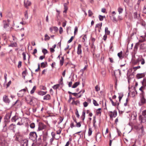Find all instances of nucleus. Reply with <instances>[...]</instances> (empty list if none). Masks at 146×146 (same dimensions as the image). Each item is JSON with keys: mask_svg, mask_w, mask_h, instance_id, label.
I'll return each instance as SVG.
<instances>
[{"mask_svg": "<svg viewBox=\"0 0 146 146\" xmlns=\"http://www.w3.org/2000/svg\"><path fill=\"white\" fill-rule=\"evenodd\" d=\"M37 137L36 134L35 132H31L29 134V138L32 140H35Z\"/></svg>", "mask_w": 146, "mask_h": 146, "instance_id": "obj_1", "label": "nucleus"}, {"mask_svg": "<svg viewBox=\"0 0 146 146\" xmlns=\"http://www.w3.org/2000/svg\"><path fill=\"white\" fill-rule=\"evenodd\" d=\"M133 16L135 19H139L140 17L139 10L138 9L136 11L134 12L133 13Z\"/></svg>", "mask_w": 146, "mask_h": 146, "instance_id": "obj_2", "label": "nucleus"}, {"mask_svg": "<svg viewBox=\"0 0 146 146\" xmlns=\"http://www.w3.org/2000/svg\"><path fill=\"white\" fill-rule=\"evenodd\" d=\"M28 140L26 139H23L21 141V146H28Z\"/></svg>", "mask_w": 146, "mask_h": 146, "instance_id": "obj_3", "label": "nucleus"}, {"mask_svg": "<svg viewBox=\"0 0 146 146\" xmlns=\"http://www.w3.org/2000/svg\"><path fill=\"white\" fill-rule=\"evenodd\" d=\"M82 45L81 44H79L78 45L77 48V53L78 55H80L82 53Z\"/></svg>", "mask_w": 146, "mask_h": 146, "instance_id": "obj_4", "label": "nucleus"}, {"mask_svg": "<svg viewBox=\"0 0 146 146\" xmlns=\"http://www.w3.org/2000/svg\"><path fill=\"white\" fill-rule=\"evenodd\" d=\"M109 114L110 117H115L117 114V111L116 110H114L113 112L111 111H110Z\"/></svg>", "mask_w": 146, "mask_h": 146, "instance_id": "obj_5", "label": "nucleus"}, {"mask_svg": "<svg viewBox=\"0 0 146 146\" xmlns=\"http://www.w3.org/2000/svg\"><path fill=\"white\" fill-rule=\"evenodd\" d=\"M26 91V90L25 89H24L20 90L19 93H18V96L20 97L23 96Z\"/></svg>", "mask_w": 146, "mask_h": 146, "instance_id": "obj_6", "label": "nucleus"}, {"mask_svg": "<svg viewBox=\"0 0 146 146\" xmlns=\"http://www.w3.org/2000/svg\"><path fill=\"white\" fill-rule=\"evenodd\" d=\"M46 127V126L44 124L42 123H39L38 129L39 130H41L44 129Z\"/></svg>", "mask_w": 146, "mask_h": 146, "instance_id": "obj_7", "label": "nucleus"}, {"mask_svg": "<svg viewBox=\"0 0 146 146\" xmlns=\"http://www.w3.org/2000/svg\"><path fill=\"white\" fill-rule=\"evenodd\" d=\"M140 101L141 102H139V105L140 106H141L145 103L146 100L144 98V97L143 96H141Z\"/></svg>", "mask_w": 146, "mask_h": 146, "instance_id": "obj_8", "label": "nucleus"}, {"mask_svg": "<svg viewBox=\"0 0 146 146\" xmlns=\"http://www.w3.org/2000/svg\"><path fill=\"white\" fill-rule=\"evenodd\" d=\"M15 127L16 125H14L13 124H11L9 126L8 129L9 130H12L13 132H15Z\"/></svg>", "mask_w": 146, "mask_h": 146, "instance_id": "obj_9", "label": "nucleus"}, {"mask_svg": "<svg viewBox=\"0 0 146 146\" xmlns=\"http://www.w3.org/2000/svg\"><path fill=\"white\" fill-rule=\"evenodd\" d=\"M141 62V64L143 65L145 64V62L144 59L142 58V56L139 57V58H137V62Z\"/></svg>", "mask_w": 146, "mask_h": 146, "instance_id": "obj_10", "label": "nucleus"}, {"mask_svg": "<svg viewBox=\"0 0 146 146\" xmlns=\"http://www.w3.org/2000/svg\"><path fill=\"white\" fill-rule=\"evenodd\" d=\"M3 23L4 24V28L5 29H6L9 27V20H8V21H3Z\"/></svg>", "mask_w": 146, "mask_h": 146, "instance_id": "obj_11", "label": "nucleus"}, {"mask_svg": "<svg viewBox=\"0 0 146 146\" xmlns=\"http://www.w3.org/2000/svg\"><path fill=\"white\" fill-rule=\"evenodd\" d=\"M69 4V2L67 1L66 3H65L64 4V10L63 11V13H66L67 12V11L68 9V7H67V5Z\"/></svg>", "mask_w": 146, "mask_h": 146, "instance_id": "obj_12", "label": "nucleus"}, {"mask_svg": "<svg viewBox=\"0 0 146 146\" xmlns=\"http://www.w3.org/2000/svg\"><path fill=\"white\" fill-rule=\"evenodd\" d=\"M24 6L27 7L30 6L31 4V2L28 0H25L24 1Z\"/></svg>", "mask_w": 146, "mask_h": 146, "instance_id": "obj_13", "label": "nucleus"}, {"mask_svg": "<svg viewBox=\"0 0 146 146\" xmlns=\"http://www.w3.org/2000/svg\"><path fill=\"white\" fill-rule=\"evenodd\" d=\"M7 143L4 140H0V146H7Z\"/></svg>", "mask_w": 146, "mask_h": 146, "instance_id": "obj_14", "label": "nucleus"}, {"mask_svg": "<svg viewBox=\"0 0 146 146\" xmlns=\"http://www.w3.org/2000/svg\"><path fill=\"white\" fill-rule=\"evenodd\" d=\"M145 73L138 74L137 75V77L138 79H140L143 77L145 76Z\"/></svg>", "mask_w": 146, "mask_h": 146, "instance_id": "obj_15", "label": "nucleus"}, {"mask_svg": "<svg viewBox=\"0 0 146 146\" xmlns=\"http://www.w3.org/2000/svg\"><path fill=\"white\" fill-rule=\"evenodd\" d=\"M3 100L6 103H9L10 102V100L8 97L6 95L4 96L3 97Z\"/></svg>", "mask_w": 146, "mask_h": 146, "instance_id": "obj_16", "label": "nucleus"}, {"mask_svg": "<svg viewBox=\"0 0 146 146\" xmlns=\"http://www.w3.org/2000/svg\"><path fill=\"white\" fill-rule=\"evenodd\" d=\"M109 99L110 101L111 102L113 106H118L119 105V103L117 102H114L111 98H109Z\"/></svg>", "mask_w": 146, "mask_h": 146, "instance_id": "obj_17", "label": "nucleus"}, {"mask_svg": "<svg viewBox=\"0 0 146 146\" xmlns=\"http://www.w3.org/2000/svg\"><path fill=\"white\" fill-rule=\"evenodd\" d=\"M117 56L120 59H122L124 57V56L122 54V52L121 51L117 54Z\"/></svg>", "mask_w": 146, "mask_h": 146, "instance_id": "obj_18", "label": "nucleus"}, {"mask_svg": "<svg viewBox=\"0 0 146 146\" xmlns=\"http://www.w3.org/2000/svg\"><path fill=\"white\" fill-rule=\"evenodd\" d=\"M50 99V96L49 94H47L44 97V100H49Z\"/></svg>", "mask_w": 146, "mask_h": 146, "instance_id": "obj_19", "label": "nucleus"}, {"mask_svg": "<svg viewBox=\"0 0 146 146\" xmlns=\"http://www.w3.org/2000/svg\"><path fill=\"white\" fill-rule=\"evenodd\" d=\"M11 113H7L5 117V118L8 120L9 119L11 116Z\"/></svg>", "mask_w": 146, "mask_h": 146, "instance_id": "obj_20", "label": "nucleus"}, {"mask_svg": "<svg viewBox=\"0 0 146 146\" xmlns=\"http://www.w3.org/2000/svg\"><path fill=\"white\" fill-rule=\"evenodd\" d=\"M72 104L73 105H78L80 104V102L78 100L75 101L73 100L72 103Z\"/></svg>", "mask_w": 146, "mask_h": 146, "instance_id": "obj_21", "label": "nucleus"}, {"mask_svg": "<svg viewBox=\"0 0 146 146\" xmlns=\"http://www.w3.org/2000/svg\"><path fill=\"white\" fill-rule=\"evenodd\" d=\"M17 46V44L16 42L11 43L9 45V46L12 47H16Z\"/></svg>", "mask_w": 146, "mask_h": 146, "instance_id": "obj_22", "label": "nucleus"}, {"mask_svg": "<svg viewBox=\"0 0 146 146\" xmlns=\"http://www.w3.org/2000/svg\"><path fill=\"white\" fill-rule=\"evenodd\" d=\"M105 33L106 35H109L110 33V31L108 30V28L106 27L105 29Z\"/></svg>", "mask_w": 146, "mask_h": 146, "instance_id": "obj_23", "label": "nucleus"}, {"mask_svg": "<svg viewBox=\"0 0 146 146\" xmlns=\"http://www.w3.org/2000/svg\"><path fill=\"white\" fill-rule=\"evenodd\" d=\"M80 84L79 82H75L72 86V88H75L76 87Z\"/></svg>", "mask_w": 146, "mask_h": 146, "instance_id": "obj_24", "label": "nucleus"}, {"mask_svg": "<svg viewBox=\"0 0 146 146\" xmlns=\"http://www.w3.org/2000/svg\"><path fill=\"white\" fill-rule=\"evenodd\" d=\"M142 86L145 87L146 86V78H144L142 82Z\"/></svg>", "mask_w": 146, "mask_h": 146, "instance_id": "obj_25", "label": "nucleus"}, {"mask_svg": "<svg viewBox=\"0 0 146 146\" xmlns=\"http://www.w3.org/2000/svg\"><path fill=\"white\" fill-rule=\"evenodd\" d=\"M47 92L43 91H40L38 92V94L40 95H44L46 94Z\"/></svg>", "mask_w": 146, "mask_h": 146, "instance_id": "obj_26", "label": "nucleus"}, {"mask_svg": "<svg viewBox=\"0 0 146 146\" xmlns=\"http://www.w3.org/2000/svg\"><path fill=\"white\" fill-rule=\"evenodd\" d=\"M123 9L122 8L119 7L118 9V11L119 13V14H120L123 12Z\"/></svg>", "mask_w": 146, "mask_h": 146, "instance_id": "obj_27", "label": "nucleus"}, {"mask_svg": "<svg viewBox=\"0 0 146 146\" xmlns=\"http://www.w3.org/2000/svg\"><path fill=\"white\" fill-rule=\"evenodd\" d=\"M88 65H85V66L84 68L83 69H82L80 70V72H82V73H83L84 71L88 67Z\"/></svg>", "mask_w": 146, "mask_h": 146, "instance_id": "obj_28", "label": "nucleus"}, {"mask_svg": "<svg viewBox=\"0 0 146 146\" xmlns=\"http://www.w3.org/2000/svg\"><path fill=\"white\" fill-rule=\"evenodd\" d=\"M101 109L100 108L98 109L96 111V113L97 115H98L99 114H101Z\"/></svg>", "mask_w": 146, "mask_h": 146, "instance_id": "obj_29", "label": "nucleus"}, {"mask_svg": "<svg viewBox=\"0 0 146 146\" xmlns=\"http://www.w3.org/2000/svg\"><path fill=\"white\" fill-rule=\"evenodd\" d=\"M19 119H17L16 117L14 116L11 119V121L13 122H15L16 120H19Z\"/></svg>", "mask_w": 146, "mask_h": 146, "instance_id": "obj_30", "label": "nucleus"}, {"mask_svg": "<svg viewBox=\"0 0 146 146\" xmlns=\"http://www.w3.org/2000/svg\"><path fill=\"white\" fill-rule=\"evenodd\" d=\"M92 128H90L89 129L88 131V135L89 136H90L92 135Z\"/></svg>", "mask_w": 146, "mask_h": 146, "instance_id": "obj_31", "label": "nucleus"}, {"mask_svg": "<svg viewBox=\"0 0 146 146\" xmlns=\"http://www.w3.org/2000/svg\"><path fill=\"white\" fill-rule=\"evenodd\" d=\"M27 73V70H25V71H23L22 73V75L24 78H25L26 75Z\"/></svg>", "mask_w": 146, "mask_h": 146, "instance_id": "obj_32", "label": "nucleus"}, {"mask_svg": "<svg viewBox=\"0 0 146 146\" xmlns=\"http://www.w3.org/2000/svg\"><path fill=\"white\" fill-rule=\"evenodd\" d=\"M74 121H75V122L76 123V126L77 127H80L81 126V125L80 122H77L76 121V120H74Z\"/></svg>", "mask_w": 146, "mask_h": 146, "instance_id": "obj_33", "label": "nucleus"}, {"mask_svg": "<svg viewBox=\"0 0 146 146\" xmlns=\"http://www.w3.org/2000/svg\"><path fill=\"white\" fill-rule=\"evenodd\" d=\"M36 89V87L35 86H34L32 89V90L31 91L30 93L31 94H33L35 91Z\"/></svg>", "mask_w": 146, "mask_h": 146, "instance_id": "obj_34", "label": "nucleus"}, {"mask_svg": "<svg viewBox=\"0 0 146 146\" xmlns=\"http://www.w3.org/2000/svg\"><path fill=\"white\" fill-rule=\"evenodd\" d=\"M64 58L63 57H61V59L60 60V64L61 65V66H62L64 62Z\"/></svg>", "mask_w": 146, "mask_h": 146, "instance_id": "obj_35", "label": "nucleus"}, {"mask_svg": "<svg viewBox=\"0 0 146 146\" xmlns=\"http://www.w3.org/2000/svg\"><path fill=\"white\" fill-rule=\"evenodd\" d=\"M87 39V37L86 35H85L82 38V41L84 42Z\"/></svg>", "mask_w": 146, "mask_h": 146, "instance_id": "obj_36", "label": "nucleus"}, {"mask_svg": "<svg viewBox=\"0 0 146 146\" xmlns=\"http://www.w3.org/2000/svg\"><path fill=\"white\" fill-rule=\"evenodd\" d=\"M19 120L20 121H19L17 123V125H21L23 124V123L22 122V119L21 118H20L19 119Z\"/></svg>", "mask_w": 146, "mask_h": 146, "instance_id": "obj_37", "label": "nucleus"}, {"mask_svg": "<svg viewBox=\"0 0 146 146\" xmlns=\"http://www.w3.org/2000/svg\"><path fill=\"white\" fill-rule=\"evenodd\" d=\"M93 103L95 106H98L99 105V104L97 103V102L94 100H93Z\"/></svg>", "mask_w": 146, "mask_h": 146, "instance_id": "obj_38", "label": "nucleus"}, {"mask_svg": "<svg viewBox=\"0 0 146 146\" xmlns=\"http://www.w3.org/2000/svg\"><path fill=\"white\" fill-rule=\"evenodd\" d=\"M42 52L44 55L48 53V51L47 50L45 49H43L42 50Z\"/></svg>", "mask_w": 146, "mask_h": 146, "instance_id": "obj_39", "label": "nucleus"}, {"mask_svg": "<svg viewBox=\"0 0 146 146\" xmlns=\"http://www.w3.org/2000/svg\"><path fill=\"white\" fill-rule=\"evenodd\" d=\"M59 85L58 84L55 85L53 86V88L54 89H56L59 87Z\"/></svg>", "mask_w": 146, "mask_h": 146, "instance_id": "obj_40", "label": "nucleus"}, {"mask_svg": "<svg viewBox=\"0 0 146 146\" xmlns=\"http://www.w3.org/2000/svg\"><path fill=\"white\" fill-rule=\"evenodd\" d=\"M30 126L31 128H34L35 127V124L34 123H32L30 125Z\"/></svg>", "mask_w": 146, "mask_h": 146, "instance_id": "obj_41", "label": "nucleus"}, {"mask_svg": "<svg viewBox=\"0 0 146 146\" xmlns=\"http://www.w3.org/2000/svg\"><path fill=\"white\" fill-rule=\"evenodd\" d=\"M45 37L44 39L45 40H49L50 38L49 36L47 34H46L45 35Z\"/></svg>", "mask_w": 146, "mask_h": 146, "instance_id": "obj_42", "label": "nucleus"}, {"mask_svg": "<svg viewBox=\"0 0 146 146\" xmlns=\"http://www.w3.org/2000/svg\"><path fill=\"white\" fill-rule=\"evenodd\" d=\"M85 111H83L82 112V117H83L82 118L83 120H84V119L85 117Z\"/></svg>", "mask_w": 146, "mask_h": 146, "instance_id": "obj_43", "label": "nucleus"}, {"mask_svg": "<svg viewBox=\"0 0 146 146\" xmlns=\"http://www.w3.org/2000/svg\"><path fill=\"white\" fill-rule=\"evenodd\" d=\"M93 14L92 12L90 10L88 11V15L89 16H91Z\"/></svg>", "mask_w": 146, "mask_h": 146, "instance_id": "obj_44", "label": "nucleus"}, {"mask_svg": "<svg viewBox=\"0 0 146 146\" xmlns=\"http://www.w3.org/2000/svg\"><path fill=\"white\" fill-rule=\"evenodd\" d=\"M7 130V127L6 124H5V125L3 129V131L4 132H5Z\"/></svg>", "mask_w": 146, "mask_h": 146, "instance_id": "obj_45", "label": "nucleus"}, {"mask_svg": "<svg viewBox=\"0 0 146 146\" xmlns=\"http://www.w3.org/2000/svg\"><path fill=\"white\" fill-rule=\"evenodd\" d=\"M123 95L122 94H120L119 96V101L120 102Z\"/></svg>", "mask_w": 146, "mask_h": 146, "instance_id": "obj_46", "label": "nucleus"}, {"mask_svg": "<svg viewBox=\"0 0 146 146\" xmlns=\"http://www.w3.org/2000/svg\"><path fill=\"white\" fill-rule=\"evenodd\" d=\"M25 19H27L28 18V13L27 12H26L25 14Z\"/></svg>", "mask_w": 146, "mask_h": 146, "instance_id": "obj_47", "label": "nucleus"}, {"mask_svg": "<svg viewBox=\"0 0 146 146\" xmlns=\"http://www.w3.org/2000/svg\"><path fill=\"white\" fill-rule=\"evenodd\" d=\"M140 66H138L136 67H135L133 68V69L134 70V71L136 70L137 69H139L140 68Z\"/></svg>", "mask_w": 146, "mask_h": 146, "instance_id": "obj_48", "label": "nucleus"}, {"mask_svg": "<svg viewBox=\"0 0 146 146\" xmlns=\"http://www.w3.org/2000/svg\"><path fill=\"white\" fill-rule=\"evenodd\" d=\"M78 31V29L77 27H76L74 28V35H76V33H77Z\"/></svg>", "mask_w": 146, "mask_h": 146, "instance_id": "obj_49", "label": "nucleus"}, {"mask_svg": "<svg viewBox=\"0 0 146 146\" xmlns=\"http://www.w3.org/2000/svg\"><path fill=\"white\" fill-rule=\"evenodd\" d=\"M83 105L85 107H87L88 106V103L86 102H85L83 103Z\"/></svg>", "mask_w": 146, "mask_h": 146, "instance_id": "obj_50", "label": "nucleus"}, {"mask_svg": "<svg viewBox=\"0 0 146 146\" xmlns=\"http://www.w3.org/2000/svg\"><path fill=\"white\" fill-rule=\"evenodd\" d=\"M99 20L100 21H102V20H103L104 19V17H103V16H102V15H99Z\"/></svg>", "mask_w": 146, "mask_h": 146, "instance_id": "obj_51", "label": "nucleus"}, {"mask_svg": "<svg viewBox=\"0 0 146 146\" xmlns=\"http://www.w3.org/2000/svg\"><path fill=\"white\" fill-rule=\"evenodd\" d=\"M143 13L146 14V5L143 8Z\"/></svg>", "mask_w": 146, "mask_h": 146, "instance_id": "obj_52", "label": "nucleus"}, {"mask_svg": "<svg viewBox=\"0 0 146 146\" xmlns=\"http://www.w3.org/2000/svg\"><path fill=\"white\" fill-rule=\"evenodd\" d=\"M21 61H19L18 62V68H20L21 66Z\"/></svg>", "mask_w": 146, "mask_h": 146, "instance_id": "obj_53", "label": "nucleus"}, {"mask_svg": "<svg viewBox=\"0 0 146 146\" xmlns=\"http://www.w3.org/2000/svg\"><path fill=\"white\" fill-rule=\"evenodd\" d=\"M22 55L23 56V59L24 60H26V54H25V53L24 52H23V53H22Z\"/></svg>", "mask_w": 146, "mask_h": 146, "instance_id": "obj_54", "label": "nucleus"}, {"mask_svg": "<svg viewBox=\"0 0 146 146\" xmlns=\"http://www.w3.org/2000/svg\"><path fill=\"white\" fill-rule=\"evenodd\" d=\"M95 89L96 91H98L100 90V88L99 87L98 85H96L95 86Z\"/></svg>", "mask_w": 146, "mask_h": 146, "instance_id": "obj_55", "label": "nucleus"}, {"mask_svg": "<svg viewBox=\"0 0 146 146\" xmlns=\"http://www.w3.org/2000/svg\"><path fill=\"white\" fill-rule=\"evenodd\" d=\"M62 130L61 129H60L56 131V133L57 134L59 135L61 133Z\"/></svg>", "mask_w": 146, "mask_h": 146, "instance_id": "obj_56", "label": "nucleus"}, {"mask_svg": "<svg viewBox=\"0 0 146 146\" xmlns=\"http://www.w3.org/2000/svg\"><path fill=\"white\" fill-rule=\"evenodd\" d=\"M53 30L55 32H57L58 30V28L56 27H53Z\"/></svg>", "mask_w": 146, "mask_h": 146, "instance_id": "obj_57", "label": "nucleus"}, {"mask_svg": "<svg viewBox=\"0 0 146 146\" xmlns=\"http://www.w3.org/2000/svg\"><path fill=\"white\" fill-rule=\"evenodd\" d=\"M95 38H92V39H91V42H92V44L93 45H94V42H95Z\"/></svg>", "mask_w": 146, "mask_h": 146, "instance_id": "obj_58", "label": "nucleus"}, {"mask_svg": "<svg viewBox=\"0 0 146 146\" xmlns=\"http://www.w3.org/2000/svg\"><path fill=\"white\" fill-rule=\"evenodd\" d=\"M59 31L60 33V34H61L62 33V32L63 31V30L62 28V27H60V29H59Z\"/></svg>", "mask_w": 146, "mask_h": 146, "instance_id": "obj_59", "label": "nucleus"}, {"mask_svg": "<svg viewBox=\"0 0 146 146\" xmlns=\"http://www.w3.org/2000/svg\"><path fill=\"white\" fill-rule=\"evenodd\" d=\"M142 115L143 116H145L146 115V110H144L142 111Z\"/></svg>", "mask_w": 146, "mask_h": 146, "instance_id": "obj_60", "label": "nucleus"}, {"mask_svg": "<svg viewBox=\"0 0 146 146\" xmlns=\"http://www.w3.org/2000/svg\"><path fill=\"white\" fill-rule=\"evenodd\" d=\"M11 84V81H10L6 85H7L6 88H7L8 87H9V86H10V85Z\"/></svg>", "mask_w": 146, "mask_h": 146, "instance_id": "obj_61", "label": "nucleus"}, {"mask_svg": "<svg viewBox=\"0 0 146 146\" xmlns=\"http://www.w3.org/2000/svg\"><path fill=\"white\" fill-rule=\"evenodd\" d=\"M19 25H16L15 26V28L17 30H19Z\"/></svg>", "mask_w": 146, "mask_h": 146, "instance_id": "obj_62", "label": "nucleus"}, {"mask_svg": "<svg viewBox=\"0 0 146 146\" xmlns=\"http://www.w3.org/2000/svg\"><path fill=\"white\" fill-rule=\"evenodd\" d=\"M72 81L70 82L68 84V86L69 87H71L72 86Z\"/></svg>", "mask_w": 146, "mask_h": 146, "instance_id": "obj_63", "label": "nucleus"}, {"mask_svg": "<svg viewBox=\"0 0 146 146\" xmlns=\"http://www.w3.org/2000/svg\"><path fill=\"white\" fill-rule=\"evenodd\" d=\"M54 138L52 137L50 139V143L51 144H52V142L54 140Z\"/></svg>", "mask_w": 146, "mask_h": 146, "instance_id": "obj_64", "label": "nucleus"}]
</instances>
